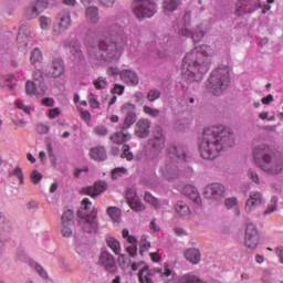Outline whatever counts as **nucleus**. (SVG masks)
I'll use <instances>...</instances> for the list:
<instances>
[{
    "label": "nucleus",
    "mask_w": 283,
    "mask_h": 283,
    "mask_svg": "<svg viewBox=\"0 0 283 283\" xmlns=\"http://www.w3.org/2000/svg\"><path fill=\"white\" fill-rule=\"evenodd\" d=\"M235 145V136L222 125L206 127L199 142V153L203 160H216L220 151Z\"/></svg>",
    "instance_id": "f257e3e1"
},
{
    "label": "nucleus",
    "mask_w": 283,
    "mask_h": 283,
    "mask_svg": "<svg viewBox=\"0 0 283 283\" xmlns=\"http://www.w3.org/2000/svg\"><path fill=\"white\" fill-rule=\"evenodd\" d=\"M209 56H213V49L207 44L188 52L182 60L181 76L189 83L202 81L211 65Z\"/></svg>",
    "instance_id": "f03ea898"
},
{
    "label": "nucleus",
    "mask_w": 283,
    "mask_h": 283,
    "mask_svg": "<svg viewBox=\"0 0 283 283\" xmlns=\"http://www.w3.org/2000/svg\"><path fill=\"white\" fill-rule=\"evenodd\" d=\"M125 48H127V35H115L111 41L101 40L98 46L88 45L87 55L91 61L116 63V61H120Z\"/></svg>",
    "instance_id": "7ed1b4c3"
},
{
    "label": "nucleus",
    "mask_w": 283,
    "mask_h": 283,
    "mask_svg": "<svg viewBox=\"0 0 283 283\" xmlns=\"http://www.w3.org/2000/svg\"><path fill=\"white\" fill-rule=\"evenodd\" d=\"M253 160L256 167L269 176H279V174H282V158L277 157L266 144H260L254 147Z\"/></svg>",
    "instance_id": "20e7f679"
},
{
    "label": "nucleus",
    "mask_w": 283,
    "mask_h": 283,
    "mask_svg": "<svg viewBox=\"0 0 283 283\" xmlns=\"http://www.w3.org/2000/svg\"><path fill=\"white\" fill-rule=\"evenodd\" d=\"M205 34H207V29L202 24L191 30V12L187 11L184 14V20L178 24V35L190 38L195 43H199L205 39Z\"/></svg>",
    "instance_id": "39448f33"
},
{
    "label": "nucleus",
    "mask_w": 283,
    "mask_h": 283,
    "mask_svg": "<svg viewBox=\"0 0 283 283\" xmlns=\"http://www.w3.org/2000/svg\"><path fill=\"white\" fill-rule=\"evenodd\" d=\"M207 87L214 96H220L229 87V69H217L210 75Z\"/></svg>",
    "instance_id": "423d86ee"
},
{
    "label": "nucleus",
    "mask_w": 283,
    "mask_h": 283,
    "mask_svg": "<svg viewBox=\"0 0 283 283\" xmlns=\"http://www.w3.org/2000/svg\"><path fill=\"white\" fill-rule=\"evenodd\" d=\"M165 143H167V138L165 137V130L160 126H155L153 130V136L148 139V147L154 154V158L150 160L153 165L158 163V156L160 151L165 149Z\"/></svg>",
    "instance_id": "0eeeda50"
},
{
    "label": "nucleus",
    "mask_w": 283,
    "mask_h": 283,
    "mask_svg": "<svg viewBox=\"0 0 283 283\" xmlns=\"http://www.w3.org/2000/svg\"><path fill=\"white\" fill-rule=\"evenodd\" d=\"M132 11L136 19L143 21V19H151L158 12V8L151 0H134Z\"/></svg>",
    "instance_id": "6e6552de"
},
{
    "label": "nucleus",
    "mask_w": 283,
    "mask_h": 283,
    "mask_svg": "<svg viewBox=\"0 0 283 283\" xmlns=\"http://www.w3.org/2000/svg\"><path fill=\"white\" fill-rule=\"evenodd\" d=\"M156 273H158L164 280L165 277H171V275H174V271L169 268V263H164V271L160 268H155L149 271V266H144L138 272L139 283H154L151 276Z\"/></svg>",
    "instance_id": "1a4fd4ad"
},
{
    "label": "nucleus",
    "mask_w": 283,
    "mask_h": 283,
    "mask_svg": "<svg viewBox=\"0 0 283 283\" xmlns=\"http://www.w3.org/2000/svg\"><path fill=\"white\" fill-rule=\"evenodd\" d=\"M72 25V13L69 10H62L57 13L53 23V34L59 36L67 31Z\"/></svg>",
    "instance_id": "9d476101"
},
{
    "label": "nucleus",
    "mask_w": 283,
    "mask_h": 283,
    "mask_svg": "<svg viewBox=\"0 0 283 283\" xmlns=\"http://www.w3.org/2000/svg\"><path fill=\"white\" fill-rule=\"evenodd\" d=\"M227 193V188L222 184H210L206 186L203 189V196L205 198H208V200H213L214 202H222L224 200V196Z\"/></svg>",
    "instance_id": "9b49d317"
},
{
    "label": "nucleus",
    "mask_w": 283,
    "mask_h": 283,
    "mask_svg": "<svg viewBox=\"0 0 283 283\" xmlns=\"http://www.w3.org/2000/svg\"><path fill=\"white\" fill-rule=\"evenodd\" d=\"M258 244H260V234L258 233V229H255L253 223H248L244 235V247L248 253H253V250L258 249Z\"/></svg>",
    "instance_id": "f8f14e48"
},
{
    "label": "nucleus",
    "mask_w": 283,
    "mask_h": 283,
    "mask_svg": "<svg viewBox=\"0 0 283 283\" xmlns=\"http://www.w3.org/2000/svg\"><path fill=\"white\" fill-rule=\"evenodd\" d=\"M61 233L63 238H72V227H74V211L65 210L61 218Z\"/></svg>",
    "instance_id": "ddd939ff"
},
{
    "label": "nucleus",
    "mask_w": 283,
    "mask_h": 283,
    "mask_svg": "<svg viewBox=\"0 0 283 283\" xmlns=\"http://www.w3.org/2000/svg\"><path fill=\"white\" fill-rule=\"evenodd\" d=\"M258 8H262V3H260V0H238L237 2V15L240 17V14L243 13H251L255 12Z\"/></svg>",
    "instance_id": "4468645a"
},
{
    "label": "nucleus",
    "mask_w": 283,
    "mask_h": 283,
    "mask_svg": "<svg viewBox=\"0 0 283 283\" xmlns=\"http://www.w3.org/2000/svg\"><path fill=\"white\" fill-rule=\"evenodd\" d=\"M98 264L107 271V273H116L118 266L116 265V259L107 251H103L98 256Z\"/></svg>",
    "instance_id": "2eb2a0df"
},
{
    "label": "nucleus",
    "mask_w": 283,
    "mask_h": 283,
    "mask_svg": "<svg viewBox=\"0 0 283 283\" xmlns=\"http://www.w3.org/2000/svg\"><path fill=\"white\" fill-rule=\"evenodd\" d=\"M122 114H125L126 117L124 119V125L126 129H129L136 123L138 119V116L136 115V105L126 103L120 108Z\"/></svg>",
    "instance_id": "dca6fc26"
},
{
    "label": "nucleus",
    "mask_w": 283,
    "mask_h": 283,
    "mask_svg": "<svg viewBox=\"0 0 283 283\" xmlns=\"http://www.w3.org/2000/svg\"><path fill=\"white\" fill-rule=\"evenodd\" d=\"M126 200L133 211H136L137 213L140 211H145V205H143V202L138 198V195L136 193V189L128 188L126 190Z\"/></svg>",
    "instance_id": "f3484780"
},
{
    "label": "nucleus",
    "mask_w": 283,
    "mask_h": 283,
    "mask_svg": "<svg viewBox=\"0 0 283 283\" xmlns=\"http://www.w3.org/2000/svg\"><path fill=\"white\" fill-rule=\"evenodd\" d=\"M63 74H65V63H63L61 57H56L52 61L46 76H49V78H61Z\"/></svg>",
    "instance_id": "a211bd4d"
},
{
    "label": "nucleus",
    "mask_w": 283,
    "mask_h": 283,
    "mask_svg": "<svg viewBox=\"0 0 283 283\" xmlns=\"http://www.w3.org/2000/svg\"><path fill=\"white\" fill-rule=\"evenodd\" d=\"M107 189V184L105 181H97L94 186L84 187L81 189L82 196H90L91 198H96V196H101L103 191Z\"/></svg>",
    "instance_id": "6ab92c4d"
},
{
    "label": "nucleus",
    "mask_w": 283,
    "mask_h": 283,
    "mask_svg": "<svg viewBox=\"0 0 283 283\" xmlns=\"http://www.w3.org/2000/svg\"><path fill=\"white\" fill-rule=\"evenodd\" d=\"M96 210H92V212L83 220L82 227L85 233H96V231H98V221L96 220Z\"/></svg>",
    "instance_id": "aec40b11"
},
{
    "label": "nucleus",
    "mask_w": 283,
    "mask_h": 283,
    "mask_svg": "<svg viewBox=\"0 0 283 283\" xmlns=\"http://www.w3.org/2000/svg\"><path fill=\"white\" fill-rule=\"evenodd\" d=\"M168 154L172 160L187 161V148L180 144L170 146Z\"/></svg>",
    "instance_id": "412c9836"
},
{
    "label": "nucleus",
    "mask_w": 283,
    "mask_h": 283,
    "mask_svg": "<svg viewBox=\"0 0 283 283\" xmlns=\"http://www.w3.org/2000/svg\"><path fill=\"white\" fill-rule=\"evenodd\" d=\"M182 193L184 196H186V198H189V200H191L195 205H198V207L202 205V198H200V192H198L196 186L186 185L182 189Z\"/></svg>",
    "instance_id": "4be33fe9"
},
{
    "label": "nucleus",
    "mask_w": 283,
    "mask_h": 283,
    "mask_svg": "<svg viewBox=\"0 0 283 283\" xmlns=\"http://www.w3.org/2000/svg\"><path fill=\"white\" fill-rule=\"evenodd\" d=\"M260 205H262V193L260 191H251L245 203L247 213H251Z\"/></svg>",
    "instance_id": "5701e85b"
},
{
    "label": "nucleus",
    "mask_w": 283,
    "mask_h": 283,
    "mask_svg": "<svg viewBox=\"0 0 283 283\" xmlns=\"http://www.w3.org/2000/svg\"><path fill=\"white\" fill-rule=\"evenodd\" d=\"M119 78L123 83H126V85H130V87H136V85H138V75L129 69L122 70Z\"/></svg>",
    "instance_id": "b1692460"
},
{
    "label": "nucleus",
    "mask_w": 283,
    "mask_h": 283,
    "mask_svg": "<svg viewBox=\"0 0 283 283\" xmlns=\"http://www.w3.org/2000/svg\"><path fill=\"white\" fill-rule=\"evenodd\" d=\"M150 127L151 122L149 119H139L136 124L135 135L137 138H147Z\"/></svg>",
    "instance_id": "393cba45"
},
{
    "label": "nucleus",
    "mask_w": 283,
    "mask_h": 283,
    "mask_svg": "<svg viewBox=\"0 0 283 283\" xmlns=\"http://www.w3.org/2000/svg\"><path fill=\"white\" fill-rule=\"evenodd\" d=\"M109 140H112L114 145H125V143H129V140H132V134L128 132L113 133L109 136Z\"/></svg>",
    "instance_id": "a878e982"
},
{
    "label": "nucleus",
    "mask_w": 283,
    "mask_h": 283,
    "mask_svg": "<svg viewBox=\"0 0 283 283\" xmlns=\"http://www.w3.org/2000/svg\"><path fill=\"white\" fill-rule=\"evenodd\" d=\"M90 156L93 160L103 163L104 160H107V150H105V147L103 146H96L91 148Z\"/></svg>",
    "instance_id": "bb28decb"
},
{
    "label": "nucleus",
    "mask_w": 283,
    "mask_h": 283,
    "mask_svg": "<svg viewBox=\"0 0 283 283\" xmlns=\"http://www.w3.org/2000/svg\"><path fill=\"white\" fill-rule=\"evenodd\" d=\"M161 175L166 180H174V178H178V168L174 164H166L161 168Z\"/></svg>",
    "instance_id": "cd10ccee"
},
{
    "label": "nucleus",
    "mask_w": 283,
    "mask_h": 283,
    "mask_svg": "<svg viewBox=\"0 0 283 283\" xmlns=\"http://www.w3.org/2000/svg\"><path fill=\"white\" fill-rule=\"evenodd\" d=\"M85 17L88 23L96 24L98 23V21H101V14L98 13V9L97 7H94V6L86 8Z\"/></svg>",
    "instance_id": "c85d7f7f"
},
{
    "label": "nucleus",
    "mask_w": 283,
    "mask_h": 283,
    "mask_svg": "<svg viewBox=\"0 0 283 283\" xmlns=\"http://www.w3.org/2000/svg\"><path fill=\"white\" fill-rule=\"evenodd\" d=\"M185 258L191 264H198L201 260L200 250H198L196 248H190V249L186 250Z\"/></svg>",
    "instance_id": "c756f323"
},
{
    "label": "nucleus",
    "mask_w": 283,
    "mask_h": 283,
    "mask_svg": "<svg viewBox=\"0 0 283 283\" xmlns=\"http://www.w3.org/2000/svg\"><path fill=\"white\" fill-rule=\"evenodd\" d=\"M175 210L180 218H189V216H191V210L189 209V206L185 203V201H178L175 205Z\"/></svg>",
    "instance_id": "7c9ffc66"
},
{
    "label": "nucleus",
    "mask_w": 283,
    "mask_h": 283,
    "mask_svg": "<svg viewBox=\"0 0 283 283\" xmlns=\"http://www.w3.org/2000/svg\"><path fill=\"white\" fill-rule=\"evenodd\" d=\"M30 63L31 65H39L43 63V51H41V49L34 48L31 51Z\"/></svg>",
    "instance_id": "2f4dec72"
},
{
    "label": "nucleus",
    "mask_w": 283,
    "mask_h": 283,
    "mask_svg": "<svg viewBox=\"0 0 283 283\" xmlns=\"http://www.w3.org/2000/svg\"><path fill=\"white\" fill-rule=\"evenodd\" d=\"M30 27L28 24H23L18 33V43H24V45H28V36H30Z\"/></svg>",
    "instance_id": "473e14b6"
},
{
    "label": "nucleus",
    "mask_w": 283,
    "mask_h": 283,
    "mask_svg": "<svg viewBox=\"0 0 283 283\" xmlns=\"http://www.w3.org/2000/svg\"><path fill=\"white\" fill-rule=\"evenodd\" d=\"M106 244H107L108 249H111L113 251V253H115V255H120V251H122L120 241H118L112 237H108L106 239Z\"/></svg>",
    "instance_id": "72a5a7b5"
},
{
    "label": "nucleus",
    "mask_w": 283,
    "mask_h": 283,
    "mask_svg": "<svg viewBox=\"0 0 283 283\" xmlns=\"http://www.w3.org/2000/svg\"><path fill=\"white\" fill-rule=\"evenodd\" d=\"M107 216H109L111 220H113V222H116L117 224H120V216H123V213L120 212V210L116 207H108L106 210Z\"/></svg>",
    "instance_id": "f704fd0d"
},
{
    "label": "nucleus",
    "mask_w": 283,
    "mask_h": 283,
    "mask_svg": "<svg viewBox=\"0 0 283 283\" xmlns=\"http://www.w3.org/2000/svg\"><path fill=\"white\" fill-rule=\"evenodd\" d=\"M178 6H180V0H164L163 8L167 14L168 12H176Z\"/></svg>",
    "instance_id": "c9c22d12"
},
{
    "label": "nucleus",
    "mask_w": 283,
    "mask_h": 283,
    "mask_svg": "<svg viewBox=\"0 0 283 283\" xmlns=\"http://www.w3.org/2000/svg\"><path fill=\"white\" fill-rule=\"evenodd\" d=\"M177 283H207V282L200 280V277L193 274H185L178 279Z\"/></svg>",
    "instance_id": "e433bc0d"
},
{
    "label": "nucleus",
    "mask_w": 283,
    "mask_h": 283,
    "mask_svg": "<svg viewBox=\"0 0 283 283\" xmlns=\"http://www.w3.org/2000/svg\"><path fill=\"white\" fill-rule=\"evenodd\" d=\"M144 200H145V202H147L148 205H150L155 209H160V202L151 193L146 192L145 196H144Z\"/></svg>",
    "instance_id": "4c0bfd02"
},
{
    "label": "nucleus",
    "mask_w": 283,
    "mask_h": 283,
    "mask_svg": "<svg viewBox=\"0 0 283 283\" xmlns=\"http://www.w3.org/2000/svg\"><path fill=\"white\" fill-rule=\"evenodd\" d=\"M41 13L35 4H31L25 9V17L27 19H36Z\"/></svg>",
    "instance_id": "58836bf2"
},
{
    "label": "nucleus",
    "mask_w": 283,
    "mask_h": 283,
    "mask_svg": "<svg viewBox=\"0 0 283 283\" xmlns=\"http://www.w3.org/2000/svg\"><path fill=\"white\" fill-rule=\"evenodd\" d=\"M149 249H151V243H149V241H147V237H142V239L139 241L140 255H145V252L149 251Z\"/></svg>",
    "instance_id": "ea45409f"
},
{
    "label": "nucleus",
    "mask_w": 283,
    "mask_h": 283,
    "mask_svg": "<svg viewBox=\"0 0 283 283\" xmlns=\"http://www.w3.org/2000/svg\"><path fill=\"white\" fill-rule=\"evenodd\" d=\"M125 174H127V168L117 167L112 170L111 177L113 178V180H118V178H123V176H125Z\"/></svg>",
    "instance_id": "a19ab883"
},
{
    "label": "nucleus",
    "mask_w": 283,
    "mask_h": 283,
    "mask_svg": "<svg viewBox=\"0 0 283 283\" xmlns=\"http://www.w3.org/2000/svg\"><path fill=\"white\" fill-rule=\"evenodd\" d=\"M122 237L128 242V244L138 245V239H136L134 235H130L128 229H124L122 231Z\"/></svg>",
    "instance_id": "79ce46f5"
},
{
    "label": "nucleus",
    "mask_w": 283,
    "mask_h": 283,
    "mask_svg": "<svg viewBox=\"0 0 283 283\" xmlns=\"http://www.w3.org/2000/svg\"><path fill=\"white\" fill-rule=\"evenodd\" d=\"M39 23H40L41 30H50V27L52 25V18L41 15L39 18Z\"/></svg>",
    "instance_id": "37998d69"
},
{
    "label": "nucleus",
    "mask_w": 283,
    "mask_h": 283,
    "mask_svg": "<svg viewBox=\"0 0 283 283\" xmlns=\"http://www.w3.org/2000/svg\"><path fill=\"white\" fill-rule=\"evenodd\" d=\"M14 105L17 109H20V112H23L24 114H31L32 112V106L25 105V103H23L21 99H17Z\"/></svg>",
    "instance_id": "c03bdc74"
},
{
    "label": "nucleus",
    "mask_w": 283,
    "mask_h": 283,
    "mask_svg": "<svg viewBox=\"0 0 283 283\" xmlns=\"http://www.w3.org/2000/svg\"><path fill=\"white\" fill-rule=\"evenodd\" d=\"M143 112L147 114V116H151V118H158L160 116V109L151 108V106L145 105L143 107Z\"/></svg>",
    "instance_id": "a18cd8bd"
},
{
    "label": "nucleus",
    "mask_w": 283,
    "mask_h": 283,
    "mask_svg": "<svg viewBox=\"0 0 283 283\" xmlns=\"http://www.w3.org/2000/svg\"><path fill=\"white\" fill-rule=\"evenodd\" d=\"M46 92L48 85H45V82L35 83V96H45Z\"/></svg>",
    "instance_id": "49530a36"
},
{
    "label": "nucleus",
    "mask_w": 283,
    "mask_h": 283,
    "mask_svg": "<svg viewBox=\"0 0 283 283\" xmlns=\"http://www.w3.org/2000/svg\"><path fill=\"white\" fill-rule=\"evenodd\" d=\"M273 211H277V197H273L268 205V208L264 211V216H269L270 213H273Z\"/></svg>",
    "instance_id": "de8ad7c7"
},
{
    "label": "nucleus",
    "mask_w": 283,
    "mask_h": 283,
    "mask_svg": "<svg viewBox=\"0 0 283 283\" xmlns=\"http://www.w3.org/2000/svg\"><path fill=\"white\" fill-rule=\"evenodd\" d=\"M71 53L75 59H83V51H81V45L76 42H74L71 46Z\"/></svg>",
    "instance_id": "09e8293b"
},
{
    "label": "nucleus",
    "mask_w": 283,
    "mask_h": 283,
    "mask_svg": "<svg viewBox=\"0 0 283 283\" xmlns=\"http://www.w3.org/2000/svg\"><path fill=\"white\" fill-rule=\"evenodd\" d=\"M10 177L14 176V178H18L20 185H23V169L21 167H15L10 174Z\"/></svg>",
    "instance_id": "8fccbe9b"
},
{
    "label": "nucleus",
    "mask_w": 283,
    "mask_h": 283,
    "mask_svg": "<svg viewBox=\"0 0 283 283\" xmlns=\"http://www.w3.org/2000/svg\"><path fill=\"white\" fill-rule=\"evenodd\" d=\"M88 104H90V107H92V109H98V107H101V103L98 102V97L94 93H91L88 95Z\"/></svg>",
    "instance_id": "3c124183"
},
{
    "label": "nucleus",
    "mask_w": 283,
    "mask_h": 283,
    "mask_svg": "<svg viewBox=\"0 0 283 283\" xmlns=\"http://www.w3.org/2000/svg\"><path fill=\"white\" fill-rule=\"evenodd\" d=\"M25 92L28 96H35L36 82L28 81L25 84Z\"/></svg>",
    "instance_id": "603ef678"
},
{
    "label": "nucleus",
    "mask_w": 283,
    "mask_h": 283,
    "mask_svg": "<svg viewBox=\"0 0 283 283\" xmlns=\"http://www.w3.org/2000/svg\"><path fill=\"white\" fill-rule=\"evenodd\" d=\"M95 90H105L107 87V80L105 77H98L93 81Z\"/></svg>",
    "instance_id": "864d4df0"
},
{
    "label": "nucleus",
    "mask_w": 283,
    "mask_h": 283,
    "mask_svg": "<svg viewBox=\"0 0 283 283\" xmlns=\"http://www.w3.org/2000/svg\"><path fill=\"white\" fill-rule=\"evenodd\" d=\"M30 180L33 185H39V182H41V180H43V175L41 172H39V170H33L30 174Z\"/></svg>",
    "instance_id": "5fc2aeb1"
},
{
    "label": "nucleus",
    "mask_w": 283,
    "mask_h": 283,
    "mask_svg": "<svg viewBox=\"0 0 283 283\" xmlns=\"http://www.w3.org/2000/svg\"><path fill=\"white\" fill-rule=\"evenodd\" d=\"M118 256V263L119 266H122V269H127V266H129V264H132V260L128 259V256L126 254H117Z\"/></svg>",
    "instance_id": "6e6d98bb"
},
{
    "label": "nucleus",
    "mask_w": 283,
    "mask_h": 283,
    "mask_svg": "<svg viewBox=\"0 0 283 283\" xmlns=\"http://www.w3.org/2000/svg\"><path fill=\"white\" fill-rule=\"evenodd\" d=\"M248 178L252 180L255 185H262V181L260 180V175L253 169L248 170Z\"/></svg>",
    "instance_id": "4d7b16f0"
},
{
    "label": "nucleus",
    "mask_w": 283,
    "mask_h": 283,
    "mask_svg": "<svg viewBox=\"0 0 283 283\" xmlns=\"http://www.w3.org/2000/svg\"><path fill=\"white\" fill-rule=\"evenodd\" d=\"M120 158H126V160H134V153L129 151V145L123 146V153L120 154Z\"/></svg>",
    "instance_id": "13d9d810"
},
{
    "label": "nucleus",
    "mask_w": 283,
    "mask_h": 283,
    "mask_svg": "<svg viewBox=\"0 0 283 283\" xmlns=\"http://www.w3.org/2000/svg\"><path fill=\"white\" fill-rule=\"evenodd\" d=\"M33 4H35V8L41 13V12H44L45 10H48V7L50 6V2H48L45 0H36Z\"/></svg>",
    "instance_id": "bf43d9fd"
},
{
    "label": "nucleus",
    "mask_w": 283,
    "mask_h": 283,
    "mask_svg": "<svg viewBox=\"0 0 283 283\" xmlns=\"http://www.w3.org/2000/svg\"><path fill=\"white\" fill-rule=\"evenodd\" d=\"M158 98H160V91L158 90H151L148 92L147 94V99L150 102V103H154L155 101H158Z\"/></svg>",
    "instance_id": "052dcab7"
},
{
    "label": "nucleus",
    "mask_w": 283,
    "mask_h": 283,
    "mask_svg": "<svg viewBox=\"0 0 283 283\" xmlns=\"http://www.w3.org/2000/svg\"><path fill=\"white\" fill-rule=\"evenodd\" d=\"M224 207L227 209H233V207H238V198L230 197L224 200Z\"/></svg>",
    "instance_id": "680f3d73"
},
{
    "label": "nucleus",
    "mask_w": 283,
    "mask_h": 283,
    "mask_svg": "<svg viewBox=\"0 0 283 283\" xmlns=\"http://www.w3.org/2000/svg\"><path fill=\"white\" fill-rule=\"evenodd\" d=\"M33 81L34 83H45L44 78H43V72L39 69H36L35 71H33Z\"/></svg>",
    "instance_id": "e2e57ef3"
},
{
    "label": "nucleus",
    "mask_w": 283,
    "mask_h": 283,
    "mask_svg": "<svg viewBox=\"0 0 283 283\" xmlns=\"http://www.w3.org/2000/svg\"><path fill=\"white\" fill-rule=\"evenodd\" d=\"M94 133L96 134V136H107L108 130L107 127L99 125L94 128Z\"/></svg>",
    "instance_id": "0e129e2a"
},
{
    "label": "nucleus",
    "mask_w": 283,
    "mask_h": 283,
    "mask_svg": "<svg viewBox=\"0 0 283 283\" xmlns=\"http://www.w3.org/2000/svg\"><path fill=\"white\" fill-rule=\"evenodd\" d=\"M112 94H117L118 96H123V94H125V86L120 84H115L112 90Z\"/></svg>",
    "instance_id": "69168bd1"
},
{
    "label": "nucleus",
    "mask_w": 283,
    "mask_h": 283,
    "mask_svg": "<svg viewBox=\"0 0 283 283\" xmlns=\"http://www.w3.org/2000/svg\"><path fill=\"white\" fill-rule=\"evenodd\" d=\"M107 76H118L120 75V70H118V66H109L106 71Z\"/></svg>",
    "instance_id": "338daca9"
},
{
    "label": "nucleus",
    "mask_w": 283,
    "mask_h": 283,
    "mask_svg": "<svg viewBox=\"0 0 283 283\" xmlns=\"http://www.w3.org/2000/svg\"><path fill=\"white\" fill-rule=\"evenodd\" d=\"M127 253L130 258H136L138 255V247L137 245H129L126 248Z\"/></svg>",
    "instance_id": "774afa93"
}]
</instances>
